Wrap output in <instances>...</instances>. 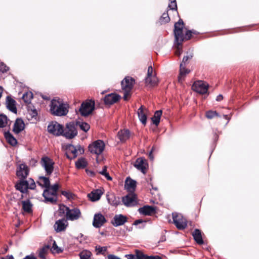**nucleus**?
Returning a JSON list of instances; mask_svg holds the SVG:
<instances>
[{
    "mask_svg": "<svg viewBox=\"0 0 259 259\" xmlns=\"http://www.w3.org/2000/svg\"><path fill=\"white\" fill-rule=\"evenodd\" d=\"M174 34L175 37L176 51L175 54L177 56H180L182 53V44L184 40L183 33L184 22L182 19L175 24Z\"/></svg>",
    "mask_w": 259,
    "mask_h": 259,
    "instance_id": "nucleus-1",
    "label": "nucleus"
},
{
    "mask_svg": "<svg viewBox=\"0 0 259 259\" xmlns=\"http://www.w3.org/2000/svg\"><path fill=\"white\" fill-rule=\"evenodd\" d=\"M69 106L64 103L60 99H53L51 101L50 110L51 113L56 116H64L68 112Z\"/></svg>",
    "mask_w": 259,
    "mask_h": 259,
    "instance_id": "nucleus-2",
    "label": "nucleus"
},
{
    "mask_svg": "<svg viewBox=\"0 0 259 259\" xmlns=\"http://www.w3.org/2000/svg\"><path fill=\"white\" fill-rule=\"evenodd\" d=\"M135 84V79L130 76L125 77L121 81L122 89L124 91L123 99L126 101L131 96V91Z\"/></svg>",
    "mask_w": 259,
    "mask_h": 259,
    "instance_id": "nucleus-3",
    "label": "nucleus"
},
{
    "mask_svg": "<svg viewBox=\"0 0 259 259\" xmlns=\"http://www.w3.org/2000/svg\"><path fill=\"white\" fill-rule=\"evenodd\" d=\"M65 149L66 155L68 159H73L84 153V149L80 145L75 146L71 144L67 145Z\"/></svg>",
    "mask_w": 259,
    "mask_h": 259,
    "instance_id": "nucleus-4",
    "label": "nucleus"
},
{
    "mask_svg": "<svg viewBox=\"0 0 259 259\" xmlns=\"http://www.w3.org/2000/svg\"><path fill=\"white\" fill-rule=\"evenodd\" d=\"M35 187L34 180L31 178L29 179L28 181L24 180V179L21 180L15 185L16 189L22 193H26L28 189H34Z\"/></svg>",
    "mask_w": 259,
    "mask_h": 259,
    "instance_id": "nucleus-5",
    "label": "nucleus"
},
{
    "mask_svg": "<svg viewBox=\"0 0 259 259\" xmlns=\"http://www.w3.org/2000/svg\"><path fill=\"white\" fill-rule=\"evenodd\" d=\"M105 143L101 140H98L93 142L89 146V151L94 154L100 155L105 149Z\"/></svg>",
    "mask_w": 259,
    "mask_h": 259,
    "instance_id": "nucleus-6",
    "label": "nucleus"
},
{
    "mask_svg": "<svg viewBox=\"0 0 259 259\" xmlns=\"http://www.w3.org/2000/svg\"><path fill=\"white\" fill-rule=\"evenodd\" d=\"M94 101H87L83 102L79 108V112L81 115L87 116L90 114L94 109Z\"/></svg>",
    "mask_w": 259,
    "mask_h": 259,
    "instance_id": "nucleus-7",
    "label": "nucleus"
},
{
    "mask_svg": "<svg viewBox=\"0 0 259 259\" xmlns=\"http://www.w3.org/2000/svg\"><path fill=\"white\" fill-rule=\"evenodd\" d=\"M157 82L158 79L156 76V73L154 71L152 67L150 66L148 68L147 74L145 78V83L147 85L154 87L157 85Z\"/></svg>",
    "mask_w": 259,
    "mask_h": 259,
    "instance_id": "nucleus-8",
    "label": "nucleus"
},
{
    "mask_svg": "<svg viewBox=\"0 0 259 259\" xmlns=\"http://www.w3.org/2000/svg\"><path fill=\"white\" fill-rule=\"evenodd\" d=\"M172 219L174 224L179 230H184L187 227V220L181 214L173 213Z\"/></svg>",
    "mask_w": 259,
    "mask_h": 259,
    "instance_id": "nucleus-9",
    "label": "nucleus"
},
{
    "mask_svg": "<svg viewBox=\"0 0 259 259\" xmlns=\"http://www.w3.org/2000/svg\"><path fill=\"white\" fill-rule=\"evenodd\" d=\"M49 133L56 136L62 135L63 133V126L56 121H52L48 126Z\"/></svg>",
    "mask_w": 259,
    "mask_h": 259,
    "instance_id": "nucleus-10",
    "label": "nucleus"
},
{
    "mask_svg": "<svg viewBox=\"0 0 259 259\" xmlns=\"http://www.w3.org/2000/svg\"><path fill=\"white\" fill-rule=\"evenodd\" d=\"M209 85L208 84L202 80L195 81L192 86V90L200 94L207 93Z\"/></svg>",
    "mask_w": 259,
    "mask_h": 259,
    "instance_id": "nucleus-11",
    "label": "nucleus"
},
{
    "mask_svg": "<svg viewBox=\"0 0 259 259\" xmlns=\"http://www.w3.org/2000/svg\"><path fill=\"white\" fill-rule=\"evenodd\" d=\"M77 134L74 124L73 123H69L66 124L65 128H63V133L62 135L67 139H72Z\"/></svg>",
    "mask_w": 259,
    "mask_h": 259,
    "instance_id": "nucleus-12",
    "label": "nucleus"
},
{
    "mask_svg": "<svg viewBox=\"0 0 259 259\" xmlns=\"http://www.w3.org/2000/svg\"><path fill=\"white\" fill-rule=\"evenodd\" d=\"M41 164L45 168L47 175H50L54 170V162L53 160L48 157H42Z\"/></svg>",
    "mask_w": 259,
    "mask_h": 259,
    "instance_id": "nucleus-13",
    "label": "nucleus"
},
{
    "mask_svg": "<svg viewBox=\"0 0 259 259\" xmlns=\"http://www.w3.org/2000/svg\"><path fill=\"white\" fill-rule=\"evenodd\" d=\"M134 166L143 174H145L148 167V164L146 159L140 157L136 160Z\"/></svg>",
    "mask_w": 259,
    "mask_h": 259,
    "instance_id": "nucleus-14",
    "label": "nucleus"
},
{
    "mask_svg": "<svg viewBox=\"0 0 259 259\" xmlns=\"http://www.w3.org/2000/svg\"><path fill=\"white\" fill-rule=\"evenodd\" d=\"M106 222V220L105 217L101 213H96L94 215L93 225L95 228H100Z\"/></svg>",
    "mask_w": 259,
    "mask_h": 259,
    "instance_id": "nucleus-15",
    "label": "nucleus"
},
{
    "mask_svg": "<svg viewBox=\"0 0 259 259\" xmlns=\"http://www.w3.org/2000/svg\"><path fill=\"white\" fill-rule=\"evenodd\" d=\"M81 217V212L78 208H75L69 209L67 211L66 220L70 221H75L79 219Z\"/></svg>",
    "mask_w": 259,
    "mask_h": 259,
    "instance_id": "nucleus-16",
    "label": "nucleus"
},
{
    "mask_svg": "<svg viewBox=\"0 0 259 259\" xmlns=\"http://www.w3.org/2000/svg\"><path fill=\"white\" fill-rule=\"evenodd\" d=\"M68 224L65 218H63L57 221L54 225V229L57 232L64 231L67 228Z\"/></svg>",
    "mask_w": 259,
    "mask_h": 259,
    "instance_id": "nucleus-17",
    "label": "nucleus"
},
{
    "mask_svg": "<svg viewBox=\"0 0 259 259\" xmlns=\"http://www.w3.org/2000/svg\"><path fill=\"white\" fill-rule=\"evenodd\" d=\"M122 202L126 206H133L137 204L136 197L134 194H128L122 197Z\"/></svg>",
    "mask_w": 259,
    "mask_h": 259,
    "instance_id": "nucleus-18",
    "label": "nucleus"
},
{
    "mask_svg": "<svg viewBox=\"0 0 259 259\" xmlns=\"http://www.w3.org/2000/svg\"><path fill=\"white\" fill-rule=\"evenodd\" d=\"M29 174V169L28 167L24 164L19 165L17 170V176L21 180L26 178Z\"/></svg>",
    "mask_w": 259,
    "mask_h": 259,
    "instance_id": "nucleus-19",
    "label": "nucleus"
},
{
    "mask_svg": "<svg viewBox=\"0 0 259 259\" xmlns=\"http://www.w3.org/2000/svg\"><path fill=\"white\" fill-rule=\"evenodd\" d=\"M126 222L127 218L126 216L122 214H116L111 221V223L114 226L117 227L123 225Z\"/></svg>",
    "mask_w": 259,
    "mask_h": 259,
    "instance_id": "nucleus-20",
    "label": "nucleus"
},
{
    "mask_svg": "<svg viewBox=\"0 0 259 259\" xmlns=\"http://www.w3.org/2000/svg\"><path fill=\"white\" fill-rule=\"evenodd\" d=\"M43 196L47 201L52 203H55L57 201V194L53 193L49 189H45L43 192Z\"/></svg>",
    "mask_w": 259,
    "mask_h": 259,
    "instance_id": "nucleus-21",
    "label": "nucleus"
},
{
    "mask_svg": "<svg viewBox=\"0 0 259 259\" xmlns=\"http://www.w3.org/2000/svg\"><path fill=\"white\" fill-rule=\"evenodd\" d=\"M120 98V96L116 94H109L105 96L104 102L106 104L111 105L117 102Z\"/></svg>",
    "mask_w": 259,
    "mask_h": 259,
    "instance_id": "nucleus-22",
    "label": "nucleus"
},
{
    "mask_svg": "<svg viewBox=\"0 0 259 259\" xmlns=\"http://www.w3.org/2000/svg\"><path fill=\"white\" fill-rule=\"evenodd\" d=\"M148 111L147 109L144 107L141 106L138 110V115L139 118L141 122L144 125H145L147 122V114Z\"/></svg>",
    "mask_w": 259,
    "mask_h": 259,
    "instance_id": "nucleus-23",
    "label": "nucleus"
},
{
    "mask_svg": "<svg viewBox=\"0 0 259 259\" xmlns=\"http://www.w3.org/2000/svg\"><path fill=\"white\" fill-rule=\"evenodd\" d=\"M140 213L145 215H151L155 212V208L152 206L146 205L139 209Z\"/></svg>",
    "mask_w": 259,
    "mask_h": 259,
    "instance_id": "nucleus-24",
    "label": "nucleus"
},
{
    "mask_svg": "<svg viewBox=\"0 0 259 259\" xmlns=\"http://www.w3.org/2000/svg\"><path fill=\"white\" fill-rule=\"evenodd\" d=\"M24 127L25 124L23 121L21 119L18 118L14 123L13 131L15 134H19L24 129Z\"/></svg>",
    "mask_w": 259,
    "mask_h": 259,
    "instance_id": "nucleus-25",
    "label": "nucleus"
},
{
    "mask_svg": "<svg viewBox=\"0 0 259 259\" xmlns=\"http://www.w3.org/2000/svg\"><path fill=\"white\" fill-rule=\"evenodd\" d=\"M103 193L101 190L96 189L89 193L88 196L92 201H96L100 199Z\"/></svg>",
    "mask_w": 259,
    "mask_h": 259,
    "instance_id": "nucleus-26",
    "label": "nucleus"
},
{
    "mask_svg": "<svg viewBox=\"0 0 259 259\" xmlns=\"http://www.w3.org/2000/svg\"><path fill=\"white\" fill-rule=\"evenodd\" d=\"M190 72V70L188 69L185 68V66H183V63L180 64V73L178 76V80L179 82H182L186 75L189 74Z\"/></svg>",
    "mask_w": 259,
    "mask_h": 259,
    "instance_id": "nucleus-27",
    "label": "nucleus"
},
{
    "mask_svg": "<svg viewBox=\"0 0 259 259\" xmlns=\"http://www.w3.org/2000/svg\"><path fill=\"white\" fill-rule=\"evenodd\" d=\"M117 136L120 141L124 142L129 139L130 133L127 130H120L118 132Z\"/></svg>",
    "mask_w": 259,
    "mask_h": 259,
    "instance_id": "nucleus-28",
    "label": "nucleus"
},
{
    "mask_svg": "<svg viewBox=\"0 0 259 259\" xmlns=\"http://www.w3.org/2000/svg\"><path fill=\"white\" fill-rule=\"evenodd\" d=\"M15 101L10 97H7L6 100L7 107L12 112L16 113L17 109L15 105Z\"/></svg>",
    "mask_w": 259,
    "mask_h": 259,
    "instance_id": "nucleus-29",
    "label": "nucleus"
},
{
    "mask_svg": "<svg viewBox=\"0 0 259 259\" xmlns=\"http://www.w3.org/2000/svg\"><path fill=\"white\" fill-rule=\"evenodd\" d=\"M192 236L195 241L200 245L203 244V240L201 235V232L200 230L196 229L192 233Z\"/></svg>",
    "mask_w": 259,
    "mask_h": 259,
    "instance_id": "nucleus-30",
    "label": "nucleus"
},
{
    "mask_svg": "<svg viewBox=\"0 0 259 259\" xmlns=\"http://www.w3.org/2000/svg\"><path fill=\"white\" fill-rule=\"evenodd\" d=\"M37 183L41 187L45 188L46 189H47L49 187L50 184L49 179L44 176H41L38 178Z\"/></svg>",
    "mask_w": 259,
    "mask_h": 259,
    "instance_id": "nucleus-31",
    "label": "nucleus"
},
{
    "mask_svg": "<svg viewBox=\"0 0 259 259\" xmlns=\"http://www.w3.org/2000/svg\"><path fill=\"white\" fill-rule=\"evenodd\" d=\"M137 259H161V257L159 255L148 256L140 250H137Z\"/></svg>",
    "mask_w": 259,
    "mask_h": 259,
    "instance_id": "nucleus-32",
    "label": "nucleus"
},
{
    "mask_svg": "<svg viewBox=\"0 0 259 259\" xmlns=\"http://www.w3.org/2000/svg\"><path fill=\"white\" fill-rule=\"evenodd\" d=\"M5 137L7 142L11 145L14 146L17 144V140L14 137V136L10 133L9 132L5 133Z\"/></svg>",
    "mask_w": 259,
    "mask_h": 259,
    "instance_id": "nucleus-33",
    "label": "nucleus"
},
{
    "mask_svg": "<svg viewBox=\"0 0 259 259\" xmlns=\"http://www.w3.org/2000/svg\"><path fill=\"white\" fill-rule=\"evenodd\" d=\"M136 186V182L127 178L125 182V187L129 191L134 190Z\"/></svg>",
    "mask_w": 259,
    "mask_h": 259,
    "instance_id": "nucleus-34",
    "label": "nucleus"
},
{
    "mask_svg": "<svg viewBox=\"0 0 259 259\" xmlns=\"http://www.w3.org/2000/svg\"><path fill=\"white\" fill-rule=\"evenodd\" d=\"M162 113V110H157L155 112L154 116L151 118L153 124H154L156 126H157L160 122V119Z\"/></svg>",
    "mask_w": 259,
    "mask_h": 259,
    "instance_id": "nucleus-35",
    "label": "nucleus"
},
{
    "mask_svg": "<svg viewBox=\"0 0 259 259\" xmlns=\"http://www.w3.org/2000/svg\"><path fill=\"white\" fill-rule=\"evenodd\" d=\"M22 208L23 210L27 213H31L32 211V205L29 200L22 201Z\"/></svg>",
    "mask_w": 259,
    "mask_h": 259,
    "instance_id": "nucleus-36",
    "label": "nucleus"
},
{
    "mask_svg": "<svg viewBox=\"0 0 259 259\" xmlns=\"http://www.w3.org/2000/svg\"><path fill=\"white\" fill-rule=\"evenodd\" d=\"M108 202L112 206H116L120 203L119 197H116L114 195L107 196Z\"/></svg>",
    "mask_w": 259,
    "mask_h": 259,
    "instance_id": "nucleus-37",
    "label": "nucleus"
},
{
    "mask_svg": "<svg viewBox=\"0 0 259 259\" xmlns=\"http://www.w3.org/2000/svg\"><path fill=\"white\" fill-rule=\"evenodd\" d=\"M88 165V162L86 159L84 158H81L78 159L75 162L76 167L78 168H84Z\"/></svg>",
    "mask_w": 259,
    "mask_h": 259,
    "instance_id": "nucleus-38",
    "label": "nucleus"
},
{
    "mask_svg": "<svg viewBox=\"0 0 259 259\" xmlns=\"http://www.w3.org/2000/svg\"><path fill=\"white\" fill-rule=\"evenodd\" d=\"M95 251L97 255L101 254L105 255L107 251V247L97 245L95 247Z\"/></svg>",
    "mask_w": 259,
    "mask_h": 259,
    "instance_id": "nucleus-39",
    "label": "nucleus"
},
{
    "mask_svg": "<svg viewBox=\"0 0 259 259\" xmlns=\"http://www.w3.org/2000/svg\"><path fill=\"white\" fill-rule=\"evenodd\" d=\"M91 255V252L87 250H83L79 253L80 259H90Z\"/></svg>",
    "mask_w": 259,
    "mask_h": 259,
    "instance_id": "nucleus-40",
    "label": "nucleus"
},
{
    "mask_svg": "<svg viewBox=\"0 0 259 259\" xmlns=\"http://www.w3.org/2000/svg\"><path fill=\"white\" fill-rule=\"evenodd\" d=\"M8 119L4 114H0V128L4 127L8 124Z\"/></svg>",
    "mask_w": 259,
    "mask_h": 259,
    "instance_id": "nucleus-41",
    "label": "nucleus"
},
{
    "mask_svg": "<svg viewBox=\"0 0 259 259\" xmlns=\"http://www.w3.org/2000/svg\"><path fill=\"white\" fill-rule=\"evenodd\" d=\"M77 125L79 126L81 130L85 132L88 131L90 128V125L84 122L78 121L77 122Z\"/></svg>",
    "mask_w": 259,
    "mask_h": 259,
    "instance_id": "nucleus-42",
    "label": "nucleus"
},
{
    "mask_svg": "<svg viewBox=\"0 0 259 259\" xmlns=\"http://www.w3.org/2000/svg\"><path fill=\"white\" fill-rule=\"evenodd\" d=\"M49 249V246H46L40 249L39 251L38 256L42 259L46 258V255Z\"/></svg>",
    "mask_w": 259,
    "mask_h": 259,
    "instance_id": "nucleus-43",
    "label": "nucleus"
},
{
    "mask_svg": "<svg viewBox=\"0 0 259 259\" xmlns=\"http://www.w3.org/2000/svg\"><path fill=\"white\" fill-rule=\"evenodd\" d=\"M169 21L170 18L167 12L163 13L159 19V22L161 24L167 23Z\"/></svg>",
    "mask_w": 259,
    "mask_h": 259,
    "instance_id": "nucleus-44",
    "label": "nucleus"
},
{
    "mask_svg": "<svg viewBox=\"0 0 259 259\" xmlns=\"http://www.w3.org/2000/svg\"><path fill=\"white\" fill-rule=\"evenodd\" d=\"M205 116L208 119H212L215 117H220V115L215 111L209 110L205 113Z\"/></svg>",
    "mask_w": 259,
    "mask_h": 259,
    "instance_id": "nucleus-45",
    "label": "nucleus"
},
{
    "mask_svg": "<svg viewBox=\"0 0 259 259\" xmlns=\"http://www.w3.org/2000/svg\"><path fill=\"white\" fill-rule=\"evenodd\" d=\"M69 208L66 206L64 205H60L59 208L58 210L59 215L62 216L64 214H66V217L67 216V211H69Z\"/></svg>",
    "mask_w": 259,
    "mask_h": 259,
    "instance_id": "nucleus-46",
    "label": "nucleus"
},
{
    "mask_svg": "<svg viewBox=\"0 0 259 259\" xmlns=\"http://www.w3.org/2000/svg\"><path fill=\"white\" fill-rule=\"evenodd\" d=\"M32 94L31 92H27L23 94L22 99L26 103H29L30 102L31 99L32 98Z\"/></svg>",
    "mask_w": 259,
    "mask_h": 259,
    "instance_id": "nucleus-47",
    "label": "nucleus"
},
{
    "mask_svg": "<svg viewBox=\"0 0 259 259\" xmlns=\"http://www.w3.org/2000/svg\"><path fill=\"white\" fill-rule=\"evenodd\" d=\"M99 173L104 176L107 180L111 181L112 178L110 176L109 173L107 171V167L104 166L101 171H99Z\"/></svg>",
    "mask_w": 259,
    "mask_h": 259,
    "instance_id": "nucleus-48",
    "label": "nucleus"
},
{
    "mask_svg": "<svg viewBox=\"0 0 259 259\" xmlns=\"http://www.w3.org/2000/svg\"><path fill=\"white\" fill-rule=\"evenodd\" d=\"M51 250L53 253H59L62 251L61 249L58 247L55 241L54 242Z\"/></svg>",
    "mask_w": 259,
    "mask_h": 259,
    "instance_id": "nucleus-49",
    "label": "nucleus"
},
{
    "mask_svg": "<svg viewBox=\"0 0 259 259\" xmlns=\"http://www.w3.org/2000/svg\"><path fill=\"white\" fill-rule=\"evenodd\" d=\"M170 4L168 5V8L172 10H177V5L176 0H169Z\"/></svg>",
    "mask_w": 259,
    "mask_h": 259,
    "instance_id": "nucleus-50",
    "label": "nucleus"
},
{
    "mask_svg": "<svg viewBox=\"0 0 259 259\" xmlns=\"http://www.w3.org/2000/svg\"><path fill=\"white\" fill-rule=\"evenodd\" d=\"M59 189V185L58 184H55L51 187L50 185L49 186V187L47 189H49V190L52 191L53 193H55L57 194V190Z\"/></svg>",
    "mask_w": 259,
    "mask_h": 259,
    "instance_id": "nucleus-51",
    "label": "nucleus"
},
{
    "mask_svg": "<svg viewBox=\"0 0 259 259\" xmlns=\"http://www.w3.org/2000/svg\"><path fill=\"white\" fill-rule=\"evenodd\" d=\"M61 194L68 199H70L72 197V194L70 192L62 191Z\"/></svg>",
    "mask_w": 259,
    "mask_h": 259,
    "instance_id": "nucleus-52",
    "label": "nucleus"
},
{
    "mask_svg": "<svg viewBox=\"0 0 259 259\" xmlns=\"http://www.w3.org/2000/svg\"><path fill=\"white\" fill-rule=\"evenodd\" d=\"M193 56L192 55L190 54L189 55L185 56L183 57L182 62L181 63H183V66H185L186 63L189 59H191L192 58Z\"/></svg>",
    "mask_w": 259,
    "mask_h": 259,
    "instance_id": "nucleus-53",
    "label": "nucleus"
},
{
    "mask_svg": "<svg viewBox=\"0 0 259 259\" xmlns=\"http://www.w3.org/2000/svg\"><path fill=\"white\" fill-rule=\"evenodd\" d=\"M192 33H194V32L192 31H191V30L187 31L185 34V37H184V38H186V39H190Z\"/></svg>",
    "mask_w": 259,
    "mask_h": 259,
    "instance_id": "nucleus-54",
    "label": "nucleus"
},
{
    "mask_svg": "<svg viewBox=\"0 0 259 259\" xmlns=\"http://www.w3.org/2000/svg\"><path fill=\"white\" fill-rule=\"evenodd\" d=\"M137 250H136V254H126L125 256L127 259H137Z\"/></svg>",
    "mask_w": 259,
    "mask_h": 259,
    "instance_id": "nucleus-55",
    "label": "nucleus"
},
{
    "mask_svg": "<svg viewBox=\"0 0 259 259\" xmlns=\"http://www.w3.org/2000/svg\"><path fill=\"white\" fill-rule=\"evenodd\" d=\"M0 69L3 72H5L9 70V68L3 64L1 66H0Z\"/></svg>",
    "mask_w": 259,
    "mask_h": 259,
    "instance_id": "nucleus-56",
    "label": "nucleus"
},
{
    "mask_svg": "<svg viewBox=\"0 0 259 259\" xmlns=\"http://www.w3.org/2000/svg\"><path fill=\"white\" fill-rule=\"evenodd\" d=\"M108 259H121L117 256H116L113 254H109L107 256Z\"/></svg>",
    "mask_w": 259,
    "mask_h": 259,
    "instance_id": "nucleus-57",
    "label": "nucleus"
},
{
    "mask_svg": "<svg viewBox=\"0 0 259 259\" xmlns=\"http://www.w3.org/2000/svg\"><path fill=\"white\" fill-rule=\"evenodd\" d=\"M86 171H87L88 175H89V176H90L91 177H94L95 176V172L92 170H86Z\"/></svg>",
    "mask_w": 259,
    "mask_h": 259,
    "instance_id": "nucleus-58",
    "label": "nucleus"
},
{
    "mask_svg": "<svg viewBox=\"0 0 259 259\" xmlns=\"http://www.w3.org/2000/svg\"><path fill=\"white\" fill-rule=\"evenodd\" d=\"M143 221L142 220H137L134 222V225H138V224L143 223Z\"/></svg>",
    "mask_w": 259,
    "mask_h": 259,
    "instance_id": "nucleus-59",
    "label": "nucleus"
},
{
    "mask_svg": "<svg viewBox=\"0 0 259 259\" xmlns=\"http://www.w3.org/2000/svg\"><path fill=\"white\" fill-rule=\"evenodd\" d=\"M223 99V97L222 95H219V96H218L217 97V98H216V100L217 101H220L221 100H222Z\"/></svg>",
    "mask_w": 259,
    "mask_h": 259,
    "instance_id": "nucleus-60",
    "label": "nucleus"
},
{
    "mask_svg": "<svg viewBox=\"0 0 259 259\" xmlns=\"http://www.w3.org/2000/svg\"><path fill=\"white\" fill-rule=\"evenodd\" d=\"M1 259H14V258L12 255H8L5 257H2Z\"/></svg>",
    "mask_w": 259,
    "mask_h": 259,
    "instance_id": "nucleus-61",
    "label": "nucleus"
},
{
    "mask_svg": "<svg viewBox=\"0 0 259 259\" xmlns=\"http://www.w3.org/2000/svg\"><path fill=\"white\" fill-rule=\"evenodd\" d=\"M23 259H36L33 255H27Z\"/></svg>",
    "mask_w": 259,
    "mask_h": 259,
    "instance_id": "nucleus-62",
    "label": "nucleus"
},
{
    "mask_svg": "<svg viewBox=\"0 0 259 259\" xmlns=\"http://www.w3.org/2000/svg\"><path fill=\"white\" fill-rule=\"evenodd\" d=\"M224 117L226 118L227 117V115H224Z\"/></svg>",
    "mask_w": 259,
    "mask_h": 259,
    "instance_id": "nucleus-63",
    "label": "nucleus"
}]
</instances>
